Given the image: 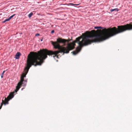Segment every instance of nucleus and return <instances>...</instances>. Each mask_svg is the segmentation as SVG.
I'll use <instances>...</instances> for the list:
<instances>
[{"label":"nucleus","mask_w":132,"mask_h":132,"mask_svg":"<svg viewBox=\"0 0 132 132\" xmlns=\"http://www.w3.org/2000/svg\"><path fill=\"white\" fill-rule=\"evenodd\" d=\"M27 82V81L26 80H23V79H20V81L16 86V89L14 91L11 92L10 93L9 95V97L10 98L8 101L10 100L14 97V95L16 94L21 86L25 87L26 86Z\"/></svg>","instance_id":"nucleus-1"},{"label":"nucleus","mask_w":132,"mask_h":132,"mask_svg":"<svg viewBox=\"0 0 132 132\" xmlns=\"http://www.w3.org/2000/svg\"><path fill=\"white\" fill-rule=\"evenodd\" d=\"M10 97H9V96H8L7 98H5V101L6 102L5 103H3V102L1 104V106L0 107V109H1L3 105V104H4L5 105L6 104H8V101H8L9 99L10 98Z\"/></svg>","instance_id":"nucleus-2"},{"label":"nucleus","mask_w":132,"mask_h":132,"mask_svg":"<svg viewBox=\"0 0 132 132\" xmlns=\"http://www.w3.org/2000/svg\"><path fill=\"white\" fill-rule=\"evenodd\" d=\"M21 55V53L20 52H18L15 55V58L16 59H18L19 58V56Z\"/></svg>","instance_id":"nucleus-3"},{"label":"nucleus","mask_w":132,"mask_h":132,"mask_svg":"<svg viewBox=\"0 0 132 132\" xmlns=\"http://www.w3.org/2000/svg\"><path fill=\"white\" fill-rule=\"evenodd\" d=\"M114 11H118V8H115L113 9H111L110 10V11L111 12H112Z\"/></svg>","instance_id":"nucleus-4"},{"label":"nucleus","mask_w":132,"mask_h":132,"mask_svg":"<svg viewBox=\"0 0 132 132\" xmlns=\"http://www.w3.org/2000/svg\"><path fill=\"white\" fill-rule=\"evenodd\" d=\"M94 28L95 29H102L103 28L101 27L96 26V27H95Z\"/></svg>","instance_id":"nucleus-5"},{"label":"nucleus","mask_w":132,"mask_h":132,"mask_svg":"<svg viewBox=\"0 0 132 132\" xmlns=\"http://www.w3.org/2000/svg\"><path fill=\"white\" fill-rule=\"evenodd\" d=\"M33 13L32 12L30 13L28 15V16L29 18H30L33 15Z\"/></svg>","instance_id":"nucleus-6"},{"label":"nucleus","mask_w":132,"mask_h":132,"mask_svg":"<svg viewBox=\"0 0 132 132\" xmlns=\"http://www.w3.org/2000/svg\"><path fill=\"white\" fill-rule=\"evenodd\" d=\"M5 71H4L2 73L1 75V78H2L3 77V75L4 74V72Z\"/></svg>","instance_id":"nucleus-7"},{"label":"nucleus","mask_w":132,"mask_h":132,"mask_svg":"<svg viewBox=\"0 0 132 132\" xmlns=\"http://www.w3.org/2000/svg\"><path fill=\"white\" fill-rule=\"evenodd\" d=\"M71 53H72L73 54V55H76V50L75 51H73V52H72Z\"/></svg>","instance_id":"nucleus-8"},{"label":"nucleus","mask_w":132,"mask_h":132,"mask_svg":"<svg viewBox=\"0 0 132 132\" xmlns=\"http://www.w3.org/2000/svg\"><path fill=\"white\" fill-rule=\"evenodd\" d=\"M9 21L7 19H6L4 21L2 22L3 23H5L7 21Z\"/></svg>","instance_id":"nucleus-9"},{"label":"nucleus","mask_w":132,"mask_h":132,"mask_svg":"<svg viewBox=\"0 0 132 132\" xmlns=\"http://www.w3.org/2000/svg\"><path fill=\"white\" fill-rule=\"evenodd\" d=\"M15 15H16L15 14H14L13 15L10 16V17L11 18V19L13 17V16H14Z\"/></svg>","instance_id":"nucleus-10"},{"label":"nucleus","mask_w":132,"mask_h":132,"mask_svg":"<svg viewBox=\"0 0 132 132\" xmlns=\"http://www.w3.org/2000/svg\"><path fill=\"white\" fill-rule=\"evenodd\" d=\"M74 5L75 4H73L70 3L69 4V5H71V6H73V5Z\"/></svg>","instance_id":"nucleus-11"},{"label":"nucleus","mask_w":132,"mask_h":132,"mask_svg":"<svg viewBox=\"0 0 132 132\" xmlns=\"http://www.w3.org/2000/svg\"><path fill=\"white\" fill-rule=\"evenodd\" d=\"M40 35V34H35V36H39Z\"/></svg>","instance_id":"nucleus-12"},{"label":"nucleus","mask_w":132,"mask_h":132,"mask_svg":"<svg viewBox=\"0 0 132 132\" xmlns=\"http://www.w3.org/2000/svg\"><path fill=\"white\" fill-rule=\"evenodd\" d=\"M54 30H52V31H51V34H53V33H54Z\"/></svg>","instance_id":"nucleus-13"},{"label":"nucleus","mask_w":132,"mask_h":132,"mask_svg":"<svg viewBox=\"0 0 132 132\" xmlns=\"http://www.w3.org/2000/svg\"><path fill=\"white\" fill-rule=\"evenodd\" d=\"M8 20L9 21L11 19V18L10 17H9V18H7Z\"/></svg>","instance_id":"nucleus-14"},{"label":"nucleus","mask_w":132,"mask_h":132,"mask_svg":"<svg viewBox=\"0 0 132 132\" xmlns=\"http://www.w3.org/2000/svg\"><path fill=\"white\" fill-rule=\"evenodd\" d=\"M43 38H42V39H40V40H41V41H43Z\"/></svg>","instance_id":"nucleus-15"},{"label":"nucleus","mask_w":132,"mask_h":132,"mask_svg":"<svg viewBox=\"0 0 132 132\" xmlns=\"http://www.w3.org/2000/svg\"><path fill=\"white\" fill-rule=\"evenodd\" d=\"M24 89V88H22L21 89V90H22Z\"/></svg>","instance_id":"nucleus-16"},{"label":"nucleus","mask_w":132,"mask_h":132,"mask_svg":"<svg viewBox=\"0 0 132 132\" xmlns=\"http://www.w3.org/2000/svg\"><path fill=\"white\" fill-rule=\"evenodd\" d=\"M3 101H3V100H2V102H3Z\"/></svg>","instance_id":"nucleus-17"},{"label":"nucleus","mask_w":132,"mask_h":132,"mask_svg":"<svg viewBox=\"0 0 132 132\" xmlns=\"http://www.w3.org/2000/svg\"><path fill=\"white\" fill-rule=\"evenodd\" d=\"M56 61L57 62V61H58V60H56Z\"/></svg>","instance_id":"nucleus-18"},{"label":"nucleus","mask_w":132,"mask_h":132,"mask_svg":"<svg viewBox=\"0 0 132 132\" xmlns=\"http://www.w3.org/2000/svg\"><path fill=\"white\" fill-rule=\"evenodd\" d=\"M78 4H75L76 5H78Z\"/></svg>","instance_id":"nucleus-19"},{"label":"nucleus","mask_w":132,"mask_h":132,"mask_svg":"<svg viewBox=\"0 0 132 132\" xmlns=\"http://www.w3.org/2000/svg\"><path fill=\"white\" fill-rule=\"evenodd\" d=\"M31 52H30V54H31Z\"/></svg>","instance_id":"nucleus-20"}]
</instances>
